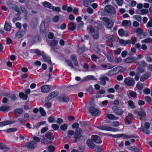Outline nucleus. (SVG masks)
Segmentation results:
<instances>
[{
    "mask_svg": "<svg viewBox=\"0 0 152 152\" xmlns=\"http://www.w3.org/2000/svg\"><path fill=\"white\" fill-rule=\"evenodd\" d=\"M89 33L91 34L93 38L97 39L99 38V35L98 28L91 25L89 26L87 28Z\"/></svg>",
    "mask_w": 152,
    "mask_h": 152,
    "instance_id": "1",
    "label": "nucleus"
},
{
    "mask_svg": "<svg viewBox=\"0 0 152 152\" xmlns=\"http://www.w3.org/2000/svg\"><path fill=\"white\" fill-rule=\"evenodd\" d=\"M104 13L105 15L108 16L116 14V11L114 7L112 6L107 5L104 8Z\"/></svg>",
    "mask_w": 152,
    "mask_h": 152,
    "instance_id": "2",
    "label": "nucleus"
},
{
    "mask_svg": "<svg viewBox=\"0 0 152 152\" xmlns=\"http://www.w3.org/2000/svg\"><path fill=\"white\" fill-rule=\"evenodd\" d=\"M101 19L105 23V26L106 28H110L112 27L113 22L111 20L105 17L101 18Z\"/></svg>",
    "mask_w": 152,
    "mask_h": 152,
    "instance_id": "3",
    "label": "nucleus"
},
{
    "mask_svg": "<svg viewBox=\"0 0 152 152\" xmlns=\"http://www.w3.org/2000/svg\"><path fill=\"white\" fill-rule=\"evenodd\" d=\"M150 123L149 122H146L144 124V126H141L140 129L146 134H149L150 133V132L148 130V129L150 128Z\"/></svg>",
    "mask_w": 152,
    "mask_h": 152,
    "instance_id": "4",
    "label": "nucleus"
},
{
    "mask_svg": "<svg viewBox=\"0 0 152 152\" xmlns=\"http://www.w3.org/2000/svg\"><path fill=\"white\" fill-rule=\"evenodd\" d=\"M124 83L126 85L129 86H133L135 83L134 79L129 77L125 79Z\"/></svg>",
    "mask_w": 152,
    "mask_h": 152,
    "instance_id": "5",
    "label": "nucleus"
},
{
    "mask_svg": "<svg viewBox=\"0 0 152 152\" xmlns=\"http://www.w3.org/2000/svg\"><path fill=\"white\" fill-rule=\"evenodd\" d=\"M81 137V130L80 128H78L76 129L75 131V142H76Z\"/></svg>",
    "mask_w": 152,
    "mask_h": 152,
    "instance_id": "6",
    "label": "nucleus"
},
{
    "mask_svg": "<svg viewBox=\"0 0 152 152\" xmlns=\"http://www.w3.org/2000/svg\"><path fill=\"white\" fill-rule=\"evenodd\" d=\"M97 127L100 129L112 132H116L118 131V129L117 128H112L105 126H99Z\"/></svg>",
    "mask_w": 152,
    "mask_h": 152,
    "instance_id": "7",
    "label": "nucleus"
},
{
    "mask_svg": "<svg viewBox=\"0 0 152 152\" xmlns=\"http://www.w3.org/2000/svg\"><path fill=\"white\" fill-rule=\"evenodd\" d=\"M58 92L57 91H54L50 93L45 99V101H48L51 100L52 99L58 95Z\"/></svg>",
    "mask_w": 152,
    "mask_h": 152,
    "instance_id": "8",
    "label": "nucleus"
},
{
    "mask_svg": "<svg viewBox=\"0 0 152 152\" xmlns=\"http://www.w3.org/2000/svg\"><path fill=\"white\" fill-rule=\"evenodd\" d=\"M89 111L94 116L99 115L100 114V112L99 110L93 107L90 108Z\"/></svg>",
    "mask_w": 152,
    "mask_h": 152,
    "instance_id": "9",
    "label": "nucleus"
},
{
    "mask_svg": "<svg viewBox=\"0 0 152 152\" xmlns=\"http://www.w3.org/2000/svg\"><path fill=\"white\" fill-rule=\"evenodd\" d=\"M112 109L114 113L119 115H121L124 112L122 110L116 106H113L112 107Z\"/></svg>",
    "mask_w": 152,
    "mask_h": 152,
    "instance_id": "10",
    "label": "nucleus"
},
{
    "mask_svg": "<svg viewBox=\"0 0 152 152\" xmlns=\"http://www.w3.org/2000/svg\"><path fill=\"white\" fill-rule=\"evenodd\" d=\"M36 144L34 141L26 142L25 145L26 147L29 149H34L35 148L34 145Z\"/></svg>",
    "mask_w": 152,
    "mask_h": 152,
    "instance_id": "11",
    "label": "nucleus"
},
{
    "mask_svg": "<svg viewBox=\"0 0 152 152\" xmlns=\"http://www.w3.org/2000/svg\"><path fill=\"white\" fill-rule=\"evenodd\" d=\"M91 139L92 141L97 143H101L102 142L100 137L96 135H92Z\"/></svg>",
    "mask_w": 152,
    "mask_h": 152,
    "instance_id": "12",
    "label": "nucleus"
},
{
    "mask_svg": "<svg viewBox=\"0 0 152 152\" xmlns=\"http://www.w3.org/2000/svg\"><path fill=\"white\" fill-rule=\"evenodd\" d=\"M42 92L44 93H47L50 90V88L47 85H45L41 87Z\"/></svg>",
    "mask_w": 152,
    "mask_h": 152,
    "instance_id": "13",
    "label": "nucleus"
},
{
    "mask_svg": "<svg viewBox=\"0 0 152 152\" xmlns=\"http://www.w3.org/2000/svg\"><path fill=\"white\" fill-rule=\"evenodd\" d=\"M16 122V121H4L0 122L1 126H3L6 125L11 124L14 123Z\"/></svg>",
    "mask_w": 152,
    "mask_h": 152,
    "instance_id": "14",
    "label": "nucleus"
},
{
    "mask_svg": "<svg viewBox=\"0 0 152 152\" xmlns=\"http://www.w3.org/2000/svg\"><path fill=\"white\" fill-rule=\"evenodd\" d=\"M86 143L89 148L92 149L94 148L95 145L91 140H87L86 141Z\"/></svg>",
    "mask_w": 152,
    "mask_h": 152,
    "instance_id": "15",
    "label": "nucleus"
},
{
    "mask_svg": "<svg viewBox=\"0 0 152 152\" xmlns=\"http://www.w3.org/2000/svg\"><path fill=\"white\" fill-rule=\"evenodd\" d=\"M107 57L108 60L111 62H114L115 60L114 59V57L112 53L110 52L109 53L108 55H107Z\"/></svg>",
    "mask_w": 152,
    "mask_h": 152,
    "instance_id": "16",
    "label": "nucleus"
},
{
    "mask_svg": "<svg viewBox=\"0 0 152 152\" xmlns=\"http://www.w3.org/2000/svg\"><path fill=\"white\" fill-rule=\"evenodd\" d=\"M25 32L22 30H19L15 34V37L17 38H20L22 37L24 34Z\"/></svg>",
    "mask_w": 152,
    "mask_h": 152,
    "instance_id": "17",
    "label": "nucleus"
},
{
    "mask_svg": "<svg viewBox=\"0 0 152 152\" xmlns=\"http://www.w3.org/2000/svg\"><path fill=\"white\" fill-rule=\"evenodd\" d=\"M107 117L109 119L113 120H117L119 118L118 117H116L112 114H109L107 115Z\"/></svg>",
    "mask_w": 152,
    "mask_h": 152,
    "instance_id": "18",
    "label": "nucleus"
},
{
    "mask_svg": "<svg viewBox=\"0 0 152 152\" xmlns=\"http://www.w3.org/2000/svg\"><path fill=\"white\" fill-rule=\"evenodd\" d=\"M120 43L123 45H126L127 44H131V41L130 40H125L123 39H120L119 40Z\"/></svg>",
    "mask_w": 152,
    "mask_h": 152,
    "instance_id": "19",
    "label": "nucleus"
},
{
    "mask_svg": "<svg viewBox=\"0 0 152 152\" xmlns=\"http://www.w3.org/2000/svg\"><path fill=\"white\" fill-rule=\"evenodd\" d=\"M136 61V60L135 57H131L126 58L125 61L127 63H130Z\"/></svg>",
    "mask_w": 152,
    "mask_h": 152,
    "instance_id": "20",
    "label": "nucleus"
},
{
    "mask_svg": "<svg viewBox=\"0 0 152 152\" xmlns=\"http://www.w3.org/2000/svg\"><path fill=\"white\" fill-rule=\"evenodd\" d=\"M138 114L140 117V119L141 120V118H144L146 115L145 112L144 110H141L138 111Z\"/></svg>",
    "mask_w": 152,
    "mask_h": 152,
    "instance_id": "21",
    "label": "nucleus"
},
{
    "mask_svg": "<svg viewBox=\"0 0 152 152\" xmlns=\"http://www.w3.org/2000/svg\"><path fill=\"white\" fill-rule=\"evenodd\" d=\"M150 76V73H147L141 77L140 78V80L141 81L143 82L145 80L147 79Z\"/></svg>",
    "mask_w": 152,
    "mask_h": 152,
    "instance_id": "22",
    "label": "nucleus"
},
{
    "mask_svg": "<svg viewBox=\"0 0 152 152\" xmlns=\"http://www.w3.org/2000/svg\"><path fill=\"white\" fill-rule=\"evenodd\" d=\"M122 25L124 26L129 27L131 26V22L130 20H124L122 22Z\"/></svg>",
    "mask_w": 152,
    "mask_h": 152,
    "instance_id": "23",
    "label": "nucleus"
},
{
    "mask_svg": "<svg viewBox=\"0 0 152 152\" xmlns=\"http://www.w3.org/2000/svg\"><path fill=\"white\" fill-rule=\"evenodd\" d=\"M90 80H96V79L93 76L89 75L85 77L83 79L82 81L83 82H85Z\"/></svg>",
    "mask_w": 152,
    "mask_h": 152,
    "instance_id": "24",
    "label": "nucleus"
},
{
    "mask_svg": "<svg viewBox=\"0 0 152 152\" xmlns=\"http://www.w3.org/2000/svg\"><path fill=\"white\" fill-rule=\"evenodd\" d=\"M99 79L101 80V83L102 85H104L106 84V80H108V78L105 76H102Z\"/></svg>",
    "mask_w": 152,
    "mask_h": 152,
    "instance_id": "25",
    "label": "nucleus"
},
{
    "mask_svg": "<svg viewBox=\"0 0 152 152\" xmlns=\"http://www.w3.org/2000/svg\"><path fill=\"white\" fill-rule=\"evenodd\" d=\"M44 136L45 138H47L49 140L53 139L54 138V135L53 134L49 132L46 133Z\"/></svg>",
    "mask_w": 152,
    "mask_h": 152,
    "instance_id": "26",
    "label": "nucleus"
},
{
    "mask_svg": "<svg viewBox=\"0 0 152 152\" xmlns=\"http://www.w3.org/2000/svg\"><path fill=\"white\" fill-rule=\"evenodd\" d=\"M5 29L7 31H9L11 29V27L7 21H5V23L4 26Z\"/></svg>",
    "mask_w": 152,
    "mask_h": 152,
    "instance_id": "27",
    "label": "nucleus"
},
{
    "mask_svg": "<svg viewBox=\"0 0 152 152\" xmlns=\"http://www.w3.org/2000/svg\"><path fill=\"white\" fill-rule=\"evenodd\" d=\"M125 33H127V31H124L122 29H119L118 31V33L121 36H127L129 35L128 34H125Z\"/></svg>",
    "mask_w": 152,
    "mask_h": 152,
    "instance_id": "28",
    "label": "nucleus"
},
{
    "mask_svg": "<svg viewBox=\"0 0 152 152\" xmlns=\"http://www.w3.org/2000/svg\"><path fill=\"white\" fill-rule=\"evenodd\" d=\"M69 28L72 31L74 30L76 28L75 25L73 22H69Z\"/></svg>",
    "mask_w": 152,
    "mask_h": 152,
    "instance_id": "29",
    "label": "nucleus"
},
{
    "mask_svg": "<svg viewBox=\"0 0 152 152\" xmlns=\"http://www.w3.org/2000/svg\"><path fill=\"white\" fill-rule=\"evenodd\" d=\"M42 57L44 58V60L46 62H47L48 63L51 64V61L50 60V58L49 57L47 56L45 54H43L42 55Z\"/></svg>",
    "mask_w": 152,
    "mask_h": 152,
    "instance_id": "30",
    "label": "nucleus"
},
{
    "mask_svg": "<svg viewBox=\"0 0 152 152\" xmlns=\"http://www.w3.org/2000/svg\"><path fill=\"white\" fill-rule=\"evenodd\" d=\"M40 30L41 31L42 33H45L46 32L45 27L44 23H41L40 26Z\"/></svg>",
    "mask_w": 152,
    "mask_h": 152,
    "instance_id": "31",
    "label": "nucleus"
},
{
    "mask_svg": "<svg viewBox=\"0 0 152 152\" xmlns=\"http://www.w3.org/2000/svg\"><path fill=\"white\" fill-rule=\"evenodd\" d=\"M107 40L110 42H112L115 41V38L113 35L108 36L106 37Z\"/></svg>",
    "mask_w": 152,
    "mask_h": 152,
    "instance_id": "32",
    "label": "nucleus"
},
{
    "mask_svg": "<svg viewBox=\"0 0 152 152\" xmlns=\"http://www.w3.org/2000/svg\"><path fill=\"white\" fill-rule=\"evenodd\" d=\"M0 149L4 151H7L9 150L8 148L6 147L5 145L1 142H0Z\"/></svg>",
    "mask_w": 152,
    "mask_h": 152,
    "instance_id": "33",
    "label": "nucleus"
},
{
    "mask_svg": "<svg viewBox=\"0 0 152 152\" xmlns=\"http://www.w3.org/2000/svg\"><path fill=\"white\" fill-rule=\"evenodd\" d=\"M48 139L47 138H45L44 136L43 138L41 140V142L45 144H47L48 143H51V141H48V140H47Z\"/></svg>",
    "mask_w": 152,
    "mask_h": 152,
    "instance_id": "34",
    "label": "nucleus"
},
{
    "mask_svg": "<svg viewBox=\"0 0 152 152\" xmlns=\"http://www.w3.org/2000/svg\"><path fill=\"white\" fill-rule=\"evenodd\" d=\"M134 32L137 33L139 36L142 34L143 30L141 28H138L135 29Z\"/></svg>",
    "mask_w": 152,
    "mask_h": 152,
    "instance_id": "35",
    "label": "nucleus"
},
{
    "mask_svg": "<svg viewBox=\"0 0 152 152\" xmlns=\"http://www.w3.org/2000/svg\"><path fill=\"white\" fill-rule=\"evenodd\" d=\"M42 4L45 7L49 8L50 9H51L52 7H53V6L51 5L50 3L47 1L44 2L42 3Z\"/></svg>",
    "mask_w": 152,
    "mask_h": 152,
    "instance_id": "36",
    "label": "nucleus"
},
{
    "mask_svg": "<svg viewBox=\"0 0 152 152\" xmlns=\"http://www.w3.org/2000/svg\"><path fill=\"white\" fill-rule=\"evenodd\" d=\"M19 96L21 98L24 100H26L28 97V96L26 94H25L22 92H20L19 93Z\"/></svg>",
    "mask_w": 152,
    "mask_h": 152,
    "instance_id": "37",
    "label": "nucleus"
},
{
    "mask_svg": "<svg viewBox=\"0 0 152 152\" xmlns=\"http://www.w3.org/2000/svg\"><path fill=\"white\" fill-rule=\"evenodd\" d=\"M128 103L129 107L132 109H134L135 107L133 101L132 100H129L128 101Z\"/></svg>",
    "mask_w": 152,
    "mask_h": 152,
    "instance_id": "38",
    "label": "nucleus"
},
{
    "mask_svg": "<svg viewBox=\"0 0 152 152\" xmlns=\"http://www.w3.org/2000/svg\"><path fill=\"white\" fill-rule=\"evenodd\" d=\"M58 43V41L56 40H54L51 42L50 43V45L53 50H54V47L56 46L57 45Z\"/></svg>",
    "mask_w": 152,
    "mask_h": 152,
    "instance_id": "39",
    "label": "nucleus"
},
{
    "mask_svg": "<svg viewBox=\"0 0 152 152\" xmlns=\"http://www.w3.org/2000/svg\"><path fill=\"white\" fill-rule=\"evenodd\" d=\"M113 69L114 70L115 73L116 74L122 69V67L121 66H119L115 67Z\"/></svg>",
    "mask_w": 152,
    "mask_h": 152,
    "instance_id": "40",
    "label": "nucleus"
},
{
    "mask_svg": "<svg viewBox=\"0 0 152 152\" xmlns=\"http://www.w3.org/2000/svg\"><path fill=\"white\" fill-rule=\"evenodd\" d=\"M23 112V110L21 108H17L15 110L14 112L16 114H18L20 115Z\"/></svg>",
    "mask_w": 152,
    "mask_h": 152,
    "instance_id": "41",
    "label": "nucleus"
},
{
    "mask_svg": "<svg viewBox=\"0 0 152 152\" xmlns=\"http://www.w3.org/2000/svg\"><path fill=\"white\" fill-rule=\"evenodd\" d=\"M59 100L61 101L67 102L69 100V99L66 96H61L59 98Z\"/></svg>",
    "mask_w": 152,
    "mask_h": 152,
    "instance_id": "42",
    "label": "nucleus"
},
{
    "mask_svg": "<svg viewBox=\"0 0 152 152\" xmlns=\"http://www.w3.org/2000/svg\"><path fill=\"white\" fill-rule=\"evenodd\" d=\"M9 106L1 107H0V111H6L9 110Z\"/></svg>",
    "mask_w": 152,
    "mask_h": 152,
    "instance_id": "43",
    "label": "nucleus"
},
{
    "mask_svg": "<svg viewBox=\"0 0 152 152\" xmlns=\"http://www.w3.org/2000/svg\"><path fill=\"white\" fill-rule=\"evenodd\" d=\"M74 132L72 130L68 131L67 132V137L69 139H70L71 138V136L73 135L74 134Z\"/></svg>",
    "mask_w": 152,
    "mask_h": 152,
    "instance_id": "44",
    "label": "nucleus"
},
{
    "mask_svg": "<svg viewBox=\"0 0 152 152\" xmlns=\"http://www.w3.org/2000/svg\"><path fill=\"white\" fill-rule=\"evenodd\" d=\"M7 5L10 8L12 9L14 7V4H12L11 2L10 1L8 0L7 1Z\"/></svg>",
    "mask_w": 152,
    "mask_h": 152,
    "instance_id": "45",
    "label": "nucleus"
},
{
    "mask_svg": "<svg viewBox=\"0 0 152 152\" xmlns=\"http://www.w3.org/2000/svg\"><path fill=\"white\" fill-rule=\"evenodd\" d=\"M129 149L134 152H138L140 151V150L137 148L135 146L130 147Z\"/></svg>",
    "mask_w": 152,
    "mask_h": 152,
    "instance_id": "46",
    "label": "nucleus"
},
{
    "mask_svg": "<svg viewBox=\"0 0 152 152\" xmlns=\"http://www.w3.org/2000/svg\"><path fill=\"white\" fill-rule=\"evenodd\" d=\"M106 134L109 136H111L115 138L120 137L124 135L123 134H119L115 135H112L109 134Z\"/></svg>",
    "mask_w": 152,
    "mask_h": 152,
    "instance_id": "47",
    "label": "nucleus"
},
{
    "mask_svg": "<svg viewBox=\"0 0 152 152\" xmlns=\"http://www.w3.org/2000/svg\"><path fill=\"white\" fill-rule=\"evenodd\" d=\"M101 66L104 68L107 69H111L113 67V66H110L109 65H106L105 64H102Z\"/></svg>",
    "mask_w": 152,
    "mask_h": 152,
    "instance_id": "48",
    "label": "nucleus"
},
{
    "mask_svg": "<svg viewBox=\"0 0 152 152\" xmlns=\"http://www.w3.org/2000/svg\"><path fill=\"white\" fill-rule=\"evenodd\" d=\"M84 19L87 22H91L92 20L91 17L90 16L85 15L84 16Z\"/></svg>",
    "mask_w": 152,
    "mask_h": 152,
    "instance_id": "49",
    "label": "nucleus"
},
{
    "mask_svg": "<svg viewBox=\"0 0 152 152\" xmlns=\"http://www.w3.org/2000/svg\"><path fill=\"white\" fill-rule=\"evenodd\" d=\"M39 110L40 112V114L43 116H45L46 113L44 109L42 107H41L39 109Z\"/></svg>",
    "mask_w": 152,
    "mask_h": 152,
    "instance_id": "50",
    "label": "nucleus"
},
{
    "mask_svg": "<svg viewBox=\"0 0 152 152\" xmlns=\"http://www.w3.org/2000/svg\"><path fill=\"white\" fill-rule=\"evenodd\" d=\"M65 62L69 66H70L72 68H73L74 66L72 62L69 60H66Z\"/></svg>",
    "mask_w": 152,
    "mask_h": 152,
    "instance_id": "51",
    "label": "nucleus"
},
{
    "mask_svg": "<svg viewBox=\"0 0 152 152\" xmlns=\"http://www.w3.org/2000/svg\"><path fill=\"white\" fill-rule=\"evenodd\" d=\"M17 130V129L16 128H10L6 130V131L7 133H9L12 132H15Z\"/></svg>",
    "mask_w": 152,
    "mask_h": 152,
    "instance_id": "52",
    "label": "nucleus"
},
{
    "mask_svg": "<svg viewBox=\"0 0 152 152\" xmlns=\"http://www.w3.org/2000/svg\"><path fill=\"white\" fill-rule=\"evenodd\" d=\"M142 42L145 43L152 42V39L151 38H148L143 40Z\"/></svg>",
    "mask_w": 152,
    "mask_h": 152,
    "instance_id": "53",
    "label": "nucleus"
},
{
    "mask_svg": "<svg viewBox=\"0 0 152 152\" xmlns=\"http://www.w3.org/2000/svg\"><path fill=\"white\" fill-rule=\"evenodd\" d=\"M83 4L86 7H88L90 6L91 3L88 0L85 1L83 3Z\"/></svg>",
    "mask_w": 152,
    "mask_h": 152,
    "instance_id": "54",
    "label": "nucleus"
},
{
    "mask_svg": "<svg viewBox=\"0 0 152 152\" xmlns=\"http://www.w3.org/2000/svg\"><path fill=\"white\" fill-rule=\"evenodd\" d=\"M87 91L91 94H93L94 93V91L93 89V87L92 86H90L87 89Z\"/></svg>",
    "mask_w": 152,
    "mask_h": 152,
    "instance_id": "55",
    "label": "nucleus"
},
{
    "mask_svg": "<svg viewBox=\"0 0 152 152\" xmlns=\"http://www.w3.org/2000/svg\"><path fill=\"white\" fill-rule=\"evenodd\" d=\"M26 120L22 118H20L18 119V122L20 124H24Z\"/></svg>",
    "mask_w": 152,
    "mask_h": 152,
    "instance_id": "56",
    "label": "nucleus"
},
{
    "mask_svg": "<svg viewBox=\"0 0 152 152\" xmlns=\"http://www.w3.org/2000/svg\"><path fill=\"white\" fill-rule=\"evenodd\" d=\"M67 125L66 124H64L61 126L60 129L62 131H65L67 129Z\"/></svg>",
    "mask_w": 152,
    "mask_h": 152,
    "instance_id": "57",
    "label": "nucleus"
},
{
    "mask_svg": "<svg viewBox=\"0 0 152 152\" xmlns=\"http://www.w3.org/2000/svg\"><path fill=\"white\" fill-rule=\"evenodd\" d=\"M122 61V59L121 57H119L118 58H115V63L118 64L121 62Z\"/></svg>",
    "mask_w": 152,
    "mask_h": 152,
    "instance_id": "58",
    "label": "nucleus"
},
{
    "mask_svg": "<svg viewBox=\"0 0 152 152\" xmlns=\"http://www.w3.org/2000/svg\"><path fill=\"white\" fill-rule=\"evenodd\" d=\"M8 98H10L12 101H15L17 99L16 95L15 94H11Z\"/></svg>",
    "mask_w": 152,
    "mask_h": 152,
    "instance_id": "59",
    "label": "nucleus"
},
{
    "mask_svg": "<svg viewBox=\"0 0 152 152\" xmlns=\"http://www.w3.org/2000/svg\"><path fill=\"white\" fill-rule=\"evenodd\" d=\"M137 88L140 90H141L143 88V86L141 83H138L136 85Z\"/></svg>",
    "mask_w": 152,
    "mask_h": 152,
    "instance_id": "60",
    "label": "nucleus"
},
{
    "mask_svg": "<svg viewBox=\"0 0 152 152\" xmlns=\"http://www.w3.org/2000/svg\"><path fill=\"white\" fill-rule=\"evenodd\" d=\"M48 37L49 39H52L54 38V34L52 32H49L48 35Z\"/></svg>",
    "mask_w": 152,
    "mask_h": 152,
    "instance_id": "61",
    "label": "nucleus"
},
{
    "mask_svg": "<svg viewBox=\"0 0 152 152\" xmlns=\"http://www.w3.org/2000/svg\"><path fill=\"white\" fill-rule=\"evenodd\" d=\"M144 93L146 94H148L150 93L151 90L149 88H145L143 90Z\"/></svg>",
    "mask_w": 152,
    "mask_h": 152,
    "instance_id": "62",
    "label": "nucleus"
},
{
    "mask_svg": "<svg viewBox=\"0 0 152 152\" xmlns=\"http://www.w3.org/2000/svg\"><path fill=\"white\" fill-rule=\"evenodd\" d=\"M45 107L48 109L51 107L52 103L50 102H47L45 103Z\"/></svg>",
    "mask_w": 152,
    "mask_h": 152,
    "instance_id": "63",
    "label": "nucleus"
},
{
    "mask_svg": "<svg viewBox=\"0 0 152 152\" xmlns=\"http://www.w3.org/2000/svg\"><path fill=\"white\" fill-rule=\"evenodd\" d=\"M48 149L50 152H53L55 149L54 146L52 145H50L48 147Z\"/></svg>",
    "mask_w": 152,
    "mask_h": 152,
    "instance_id": "64",
    "label": "nucleus"
}]
</instances>
